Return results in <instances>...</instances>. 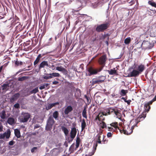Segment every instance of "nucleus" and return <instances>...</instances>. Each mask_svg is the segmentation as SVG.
I'll return each instance as SVG.
<instances>
[{
	"label": "nucleus",
	"instance_id": "09e8293b",
	"mask_svg": "<svg viewBox=\"0 0 156 156\" xmlns=\"http://www.w3.org/2000/svg\"><path fill=\"white\" fill-rule=\"evenodd\" d=\"M15 143V142L13 140H12L11 141H10L9 143V145L10 146H12L14 145Z\"/></svg>",
	"mask_w": 156,
	"mask_h": 156
},
{
	"label": "nucleus",
	"instance_id": "4be33fe9",
	"mask_svg": "<svg viewBox=\"0 0 156 156\" xmlns=\"http://www.w3.org/2000/svg\"><path fill=\"white\" fill-rule=\"evenodd\" d=\"M107 71L110 75H118L115 68H114L113 69H111L110 70H108Z\"/></svg>",
	"mask_w": 156,
	"mask_h": 156
},
{
	"label": "nucleus",
	"instance_id": "4c0bfd02",
	"mask_svg": "<svg viewBox=\"0 0 156 156\" xmlns=\"http://www.w3.org/2000/svg\"><path fill=\"white\" fill-rule=\"evenodd\" d=\"M107 128L108 131H112V133H113V132L115 131L116 130L115 129L112 127V126H110L109 124H108Z\"/></svg>",
	"mask_w": 156,
	"mask_h": 156
},
{
	"label": "nucleus",
	"instance_id": "603ef678",
	"mask_svg": "<svg viewBox=\"0 0 156 156\" xmlns=\"http://www.w3.org/2000/svg\"><path fill=\"white\" fill-rule=\"evenodd\" d=\"M80 138L79 137H77L76 141V144H80Z\"/></svg>",
	"mask_w": 156,
	"mask_h": 156
},
{
	"label": "nucleus",
	"instance_id": "c756f323",
	"mask_svg": "<svg viewBox=\"0 0 156 156\" xmlns=\"http://www.w3.org/2000/svg\"><path fill=\"white\" fill-rule=\"evenodd\" d=\"M75 144L73 143L71 146L69 148V151L70 152V153H73L74 151L76 150H75Z\"/></svg>",
	"mask_w": 156,
	"mask_h": 156
},
{
	"label": "nucleus",
	"instance_id": "a211bd4d",
	"mask_svg": "<svg viewBox=\"0 0 156 156\" xmlns=\"http://www.w3.org/2000/svg\"><path fill=\"white\" fill-rule=\"evenodd\" d=\"M59 104L58 102H56L53 103L48 104L46 107V109L48 110L51 108L53 107H55L56 105H58Z\"/></svg>",
	"mask_w": 156,
	"mask_h": 156
},
{
	"label": "nucleus",
	"instance_id": "6e6d98bb",
	"mask_svg": "<svg viewBox=\"0 0 156 156\" xmlns=\"http://www.w3.org/2000/svg\"><path fill=\"white\" fill-rule=\"evenodd\" d=\"M37 147H34L31 149V152L32 153H34L35 150H37Z\"/></svg>",
	"mask_w": 156,
	"mask_h": 156
},
{
	"label": "nucleus",
	"instance_id": "a18cd8bd",
	"mask_svg": "<svg viewBox=\"0 0 156 156\" xmlns=\"http://www.w3.org/2000/svg\"><path fill=\"white\" fill-rule=\"evenodd\" d=\"M76 92L75 93V94L77 96H79V94H81V91L78 88H77L76 89Z\"/></svg>",
	"mask_w": 156,
	"mask_h": 156
},
{
	"label": "nucleus",
	"instance_id": "49530a36",
	"mask_svg": "<svg viewBox=\"0 0 156 156\" xmlns=\"http://www.w3.org/2000/svg\"><path fill=\"white\" fill-rule=\"evenodd\" d=\"M15 65L16 66H18L19 65H23V62H19L17 60L15 62Z\"/></svg>",
	"mask_w": 156,
	"mask_h": 156
},
{
	"label": "nucleus",
	"instance_id": "680f3d73",
	"mask_svg": "<svg viewBox=\"0 0 156 156\" xmlns=\"http://www.w3.org/2000/svg\"><path fill=\"white\" fill-rule=\"evenodd\" d=\"M58 83L59 82L58 81H55L52 82V84H53L55 85V84H58Z\"/></svg>",
	"mask_w": 156,
	"mask_h": 156
},
{
	"label": "nucleus",
	"instance_id": "37998d69",
	"mask_svg": "<svg viewBox=\"0 0 156 156\" xmlns=\"http://www.w3.org/2000/svg\"><path fill=\"white\" fill-rule=\"evenodd\" d=\"M27 77L23 76L21 77H19L18 80L19 81H22L27 79Z\"/></svg>",
	"mask_w": 156,
	"mask_h": 156
},
{
	"label": "nucleus",
	"instance_id": "aec40b11",
	"mask_svg": "<svg viewBox=\"0 0 156 156\" xmlns=\"http://www.w3.org/2000/svg\"><path fill=\"white\" fill-rule=\"evenodd\" d=\"M145 113V112H143L142 114L140 115L139 117L137 118L136 120L137 121V123L138 122H140L143 120L146 117V115Z\"/></svg>",
	"mask_w": 156,
	"mask_h": 156
},
{
	"label": "nucleus",
	"instance_id": "8fccbe9b",
	"mask_svg": "<svg viewBox=\"0 0 156 156\" xmlns=\"http://www.w3.org/2000/svg\"><path fill=\"white\" fill-rule=\"evenodd\" d=\"M156 100V95L152 99V100L149 101V103L151 104H152V103Z\"/></svg>",
	"mask_w": 156,
	"mask_h": 156
},
{
	"label": "nucleus",
	"instance_id": "9b49d317",
	"mask_svg": "<svg viewBox=\"0 0 156 156\" xmlns=\"http://www.w3.org/2000/svg\"><path fill=\"white\" fill-rule=\"evenodd\" d=\"M107 115V113H105V112H100L98 115L96 116L95 118V120H98L99 121H104L105 119V117H103L104 115Z\"/></svg>",
	"mask_w": 156,
	"mask_h": 156
},
{
	"label": "nucleus",
	"instance_id": "ea45409f",
	"mask_svg": "<svg viewBox=\"0 0 156 156\" xmlns=\"http://www.w3.org/2000/svg\"><path fill=\"white\" fill-rule=\"evenodd\" d=\"M100 125L102 129L107 128V127L106 124L104 122V121H102L100 123Z\"/></svg>",
	"mask_w": 156,
	"mask_h": 156
},
{
	"label": "nucleus",
	"instance_id": "2eb2a0df",
	"mask_svg": "<svg viewBox=\"0 0 156 156\" xmlns=\"http://www.w3.org/2000/svg\"><path fill=\"white\" fill-rule=\"evenodd\" d=\"M46 66L47 67L49 66L48 62L47 61H44L41 62L38 66V69H41L42 68H44Z\"/></svg>",
	"mask_w": 156,
	"mask_h": 156
},
{
	"label": "nucleus",
	"instance_id": "5fc2aeb1",
	"mask_svg": "<svg viewBox=\"0 0 156 156\" xmlns=\"http://www.w3.org/2000/svg\"><path fill=\"white\" fill-rule=\"evenodd\" d=\"M14 107L15 108H20V105L18 103H16L14 105Z\"/></svg>",
	"mask_w": 156,
	"mask_h": 156
},
{
	"label": "nucleus",
	"instance_id": "3c124183",
	"mask_svg": "<svg viewBox=\"0 0 156 156\" xmlns=\"http://www.w3.org/2000/svg\"><path fill=\"white\" fill-rule=\"evenodd\" d=\"M112 133L111 132H108L107 133V135L108 137H112Z\"/></svg>",
	"mask_w": 156,
	"mask_h": 156
},
{
	"label": "nucleus",
	"instance_id": "f257e3e1",
	"mask_svg": "<svg viewBox=\"0 0 156 156\" xmlns=\"http://www.w3.org/2000/svg\"><path fill=\"white\" fill-rule=\"evenodd\" d=\"M3 126L2 123L0 122V132H3ZM11 135V132L10 129H8L6 132L3 133H0V140L5 139H6V140L8 141Z\"/></svg>",
	"mask_w": 156,
	"mask_h": 156
},
{
	"label": "nucleus",
	"instance_id": "774afa93",
	"mask_svg": "<svg viewBox=\"0 0 156 156\" xmlns=\"http://www.w3.org/2000/svg\"><path fill=\"white\" fill-rule=\"evenodd\" d=\"M85 98H86V99H87V101L88 102V101H89V98H88V97H87L86 96H85Z\"/></svg>",
	"mask_w": 156,
	"mask_h": 156
},
{
	"label": "nucleus",
	"instance_id": "473e14b6",
	"mask_svg": "<svg viewBox=\"0 0 156 156\" xmlns=\"http://www.w3.org/2000/svg\"><path fill=\"white\" fill-rule=\"evenodd\" d=\"M59 113L57 111H55L53 113V117L56 120L58 117Z\"/></svg>",
	"mask_w": 156,
	"mask_h": 156
},
{
	"label": "nucleus",
	"instance_id": "864d4df0",
	"mask_svg": "<svg viewBox=\"0 0 156 156\" xmlns=\"http://www.w3.org/2000/svg\"><path fill=\"white\" fill-rule=\"evenodd\" d=\"M114 109H115V108H109V111L110 112H111V113H113Z\"/></svg>",
	"mask_w": 156,
	"mask_h": 156
},
{
	"label": "nucleus",
	"instance_id": "f03ea898",
	"mask_svg": "<svg viewBox=\"0 0 156 156\" xmlns=\"http://www.w3.org/2000/svg\"><path fill=\"white\" fill-rule=\"evenodd\" d=\"M110 25V24L108 22L98 25H97L95 30L98 32H103L106 30L109 27Z\"/></svg>",
	"mask_w": 156,
	"mask_h": 156
},
{
	"label": "nucleus",
	"instance_id": "4d7b16f0",
	"mask_svg": "<svg viewBox=\"0 0 156 156\" xmlns=\"http://www.w3.org/2000/svg\"><path fill=\"white\" fill-rule=\"evenodd\" d=\"M105 113H107V114H108V115H110L111 113L109 111V108L106 110V112H105Z\"/></svg>",
	"mask_w": 156,
	"mask_h": 156
},
{
	"label": "nucleus",
	"instance_id": "a878e982",
	"mask_svg": "<svg viewBox=\"0 0 156 156\" xmlns=\"http://www.w3.org/2000/svg\"><path fill=\"white\" fill-rule=\"evenodd\" d=\"M86 126V124L85 120L83 119L82 120V122L81 124V130L83 131L85 128Z\"/></svg>",
	"mask_w": 156,
	"mask_h": 156
},
{
	"label": "nucleus",
	"instance_id": "f704fd0d",
	"mask_svg": "<svg viewBox=\"0 0 156 156\" xmlns=\"http://www.w3.org/2000/svg\"><path fill=\"white\" fill-rule=\"evenodd\" d=\"M43 78L44 79L48 80L52 78V76H51V73L47 74L44 75Z\"/></svg>",
	"mask_w": 156,
	"mask_h": 156
},
{
	"label": "nucleus",
	"instance_id": "423d86ee",
	"mask_svg": "<svg viewBox=\"0 0 156 156\" xmlns=\"http://www.w3.org/2000/svg\"><path fill=\"white\" fill-rule=\"evenodd\" d=\"M98 137V142L99 144H101V141L103 144H106L108 142V140H106L105 136L103 134L102 132H99L97 135Z\"/></svg>",
	"mask_w": 156,
	"mask_h": 156
},
{
	"label": "nucleus",
	"instance_id": "b1692460",
	"mask_svg": "<svg viewBox=\"0 0 156 156\" xmlns=\"http://www.w3.org/2000/svg\"><path fill=\"white\" fill-rule=\"evenodd\" d=\"M7 123L9 124L12 125L15 123V120L13 118L9 117L8 118L7 121Z\"/></svg>",
	"mask_w": 156,
	"mask_h": 156
},
{
	"label": "nucleus",
	"instance_id": "39448f33",
	"mask_svg": "<svg viewBox=\"0 0 156 156\" xmlns=\"http://www.w3.org/2000/svg\"><path fill=\"white\" fill-rule=\"evenodd\" d=\"M55 122L53 118L50 116L48 119L47 121V125L46 127V129L47 130H49L51 129L52 127Z\"/></svg>",
	"mask_w": 156,
	"mask_h": 156
},
{
	"label": "nucleus",
	"instance_id": "052dcab7",
	"mask_svg": "<svg viewBox=\"0 0 156 156\" xmlns=\"http://www.w3.org/2000/svg\"><path fill=\"white\" fill-rule=\"evenodd\" d=\"M131 101L130 100H128L126 101H125V102H126L128 105H129Z\"/></svg>",
	"mask_w": 156,
	"mask_h": 156
},
{
	"label": "nucleus",
	"instance_id": "c85d7f7f",
	"mask_svg": "<svg viewBox=\"0 0 156 156\" xmlns=\"http://www.w3.org/2000/svg\"><path fill=\"white\" fill-rule=\"evenodd\" d=\"M61 129L66 135H67L68 134L69 131L64 126H62L61 127Z\"/></svg>",
	"mask_w": 156,
	"mask_h": 156
},
{
	"label": "nucleus",
	"instance_id": "6ab92c4d",
	"mask_svg": "<svg viewBox=\"0 0 156 156\" xmlns=\"http://www.w3.org/2000/svg\"><path fill=\"white\" fill-rule=\"evenodd\" d=\"M109 125L110 126H112L115 130L118 129L119 130L121 133L122 132V130L119 129L118 126V123L117 122H113Z\"/></svg>",
	"mask_w": 156,
	"mask_h": 156
},
{
	"label": "nucleus",
	"instance_id": "c03bdc74",
	"mask_svg": "<svg viewBox=\"0 0 156 156\" xmlns=\"http://www.w3.org/2000/svg\"><path fill=\"white\" fill-rule=\"evenodd\" d=\"M38 88L37 87L31 90L30 93L31 94H35L38 92Z\"/></svg>",
	"mask_w": 156,
	"mask_h": 156
},
{
	"label": "nucleus",
	"instance_id": "bb28decb",
	"mask_svg": "<svg viewBox=\"0 0 156 156\" xmlns=\"http://www.w3.org/2000/svg\"><path fill=\"white\" fill-rule=\"evenodd\" d=\"M97 78L100 83L104 82L106 79L105 77L103 76H99Z\"/></svg>",
	"mask_w": 156,
	"mask_h": 156
},
{
	"label": "nucleus",
	"instance_id": "f3484780",
	"mask_svg": "<svg viewBox=\"0 0 156 156\" xmlns=\"http://www.w3.org/2000/svg\"><path fill=\"white\" fill-rule=\"evenodd\" d=\"M141 74L145 69V66L143 64H140L138 65V67L136 69Z\"/></svg>",
	"mask_w": 156,
	"mask_h": 156
},
{
	"label": "nucleus",
	"instance_id": "58836bf2",
	"mask_svg": "<svg viewBox=\"0 0 156 156\" xmlns=\"http://www.w3.org/2000/svg\"><path fill=\"white\" fill-rule=\"evenodd\" d=\"M148 4L151 5V6L156 8V3L153 1V0L148 1Z\"/></svg>",
	"mask_w": 156,
	"mask_h": 156
},
{
	"label": "nucleus",
	"instance_id": "5701e85b",
	"mask_svg": "<svg viewBox=\"0 0 156 156\" xmlns=\"http://www.w3.org/2000/svg\"><path fill=\"white\" fill-rule=\"evenodd\" d=\"M151 104H150L149 101L146 103L144 105V108L146 112H148L150 110L151 107L150 105Z\"/></svg>",
	"mask_w": 156,
	"mask_h": 156
},
{
	"label": "nucleus",
	"instance_id": "de8ad7c7",
	"mask_svg": "<svg viewBox=\"0 0 156 156\" xmlns=\"http://www.w3.org/2000/svg\"><path fill=\"white\" fill-rule=\"evenodd\" d=\"M20 95V94L18 93L14 95L13 96L16 100L19 97Z\"/></svg>",
	"mask_w": 156,
	"mask_h": 156
},
{
	"label": "nucleus",
	"instance_id": "7c9ffc66",
	"mask_svg": "<svg viewBox=\"0 0 156 156\" xmlns=\"http://www.w3.org/2000/svg\"><path fill=\"white\" fill-rule=\"evenodd\" d=\"M127 92L128 90H127L122 89L121 90V91L120 92L119 94L122 96H124L126 95Z\"/></svg>",
	"mask_w": 156,
	"mask_h": 156
},
{
	"label": "nucleus",
	"instance_id": "20e7f679",
	"mask_svg": "<svg viewBox=\"0 0 156 156\" xmlns=\"http://www.w3.org/2000/svg\"><path fill=\"white\" fill-rule=\"evenodd\" d=\"M153 46V43L148 41H143L141 45L142 48L145 49H151Z\"/></svg>",
	"mask_w": 156,
	"mask_h": 156
},
{
	"label": "nucleus",
	"instance_id": "e2e57ef3",
	"mask_svg": "<svg viewBox=\"0 0 156 156\" xmlns=\"http://www.w3.org/2000/svg\"><path fill=\"white\" fill-rule=\"evenodd\" d=\"M80 144H76V147L75 148V150H77V148L79 147Z\"/></svg>",
	"mask_w": 156,
	"mask_h": 156
},
{
	"label": "nucleus",
	"instance_id": "393cba45",
	"mask_svg": "<svg viewBox=\"0 0 156 156\" xmlns=\"http://www.w3.org/2000/svg\"><path fill=\"white\" fill-rule=\"evenodd\" d=\"M90 83H91L92 85V86L94 85L95 84H99L100 83L97 78L93 79L92 81H90Z\"/></svg>",
	"mask_w": 156,
	"mask_h": 156
},
{
	"label": "nucleus",
	"instance_id": "1a4fd4ad",
	"mask_svg": "<svg viewBox=\"0 0 156 156\" xmlns=\"http://www.w3.org/2000/svg\"><path fill=\"white\" fill-rule=\"evenodd\" d=\"M107 60V57L106 55H104L101 56L98 60L99 64L101 66V68H103L105 66L106 62Z\"/></svg>",
	"mask_w": 156,
	"mask_h": 156
},
{
	"label": "nucleus",
	"instance_id": "0eeeda50",
	"mask_svg": "<svg viewBox=\"0 0 156 156\" xmlns=\"http://www.w3.org/2000/svg\"><path fill=\"white\" fill-rule=\"evenodd\" d=\"M30 117V114L28 113H22L20 117L21 122H27Z\"/></svg>",
	"mask_w": 156,
	"mask_h": 156
},
{
	"label": "nucleus",
	"instance_id": "dca6fc26",
	"mask_svg": "<svg viewBox=\"0 0 156 156\" xmlns=\"http://www.w3.org/2000/svg\"><path fill=\"white\" fill-rule=\"evenodd\" d=\"M44 55L43 54H39L37 57L36 60L34 61V65L35 67H36V65L39 62L41 58Z\"/></svg>",
	"mask_w": 156,
	"mask_h": 156
},
{
	"label": "nucleus",
	"instance_id": "72a5a7b5",
	"mask_svg": "<svg viewBox=\"0 0 156 156\" xmlns=\"http://www.w3.org/2000/svg\"><path fill=\"white\" fill-rule=\"evenodd\" d=\"M2 87L3 90H7L9 89V86L8 84H4Z\"/></svg>",
	"mask_w": 156,
	"mask_h": 156
},
{
	"label": "nucleus",
	"instance_id": "9d476101",
	"mask_svg": "<svg viewBox=\"0 0 156 156\" xmlns=\"http://www.w3.org/2000/svg\"><path fill=\"white\" fill-rule=\"evenodd\" d=\"M102 70V68H101L98 69H94L92 67H90L87 69V71L89 72L88 76H90L92 75L96 74L98 72L101 71Z\"/></svg>",
	"mask_w": 156,
	"mask_h": 156
},
{
	"label": "nucleus",
	"instance_id": "338daca9",
	"mask_svg": "<svg viewBox=\"0 0 156 156\" xmlns=\"http://www.w3.org/2000/svg\"><path fill=\"white\" fill-rule=\"evenodd\" d=\"M122 99H123L124 101L125 102V101H126L127 100H126V99L125 98H122Z\"/></svg>",
	"mask_w": 156,
	"mask_h": 156
},
{
	"label": "nucleus",
	"instance_id": "c9c22d12",
	"mask_svg": "<svg viewBox=\"0 0 156 156\" xmlns=\"http://www.w3.org/2000/svg\"><path fill=\"white\" fill-rule=\"evenodd\" d=\"M82 116H83L86 119L87 118V110L86 108H85L83 110V111L82 112Z\"/></svg>",
	"mask_w": 156,
	"mask_h": 156
},
{
	"label": "nucleus",
	"instance_id": "cd10ccee",
	"mask_svg": "<svg viewBox=\"0 0 156 156\" xmlns=\"http://www.w3.org/2000/svg\"><path fill=\"white\" fill-rule=\"evenodd\" d=\"M15 135L18 138L20 137V131L18 129H16L14 130Z\"/></svg>",
	"mask_w": 156,
	"mask_h": 156
},
{
	"label": "nucleus",
	"instance_id": "6e6552de",
	"mask_svg": "<svg viewBox=\"0 0 156 156\" xmlns=\"http://www.w3.org/2000/svg\"><path fill=\"white\" fill-rule=\"evenodd\" d=\"M133 128H131L130 129L129 126L128 125H126L123 128V130H122V133L123 132V133L127 135H129L132 133L133 132Z\"/></svg>",
	"mask_w": 156,
	"mask_h": 156
},
{
	"label": "nucleus",
	"instance_id": "bf43d9fd",
	"mask_svg": "<svg viewBox=\"0 0 156 156\" xmlns=\"http://www.w3.org/2000/svg\"><path fill=\"white\" fill-rule=\"evenodd\" d=\"M40 90H42L45 88L44 86V84H43L41 86L39 87Z\"/></svg>",
	"mask_w": 156,
	"mask_h": 156
},
{
	"label": "nucleus",
	"instance_id": "4468645a",
	"mask_svg": "<svg viewBox=\"0 0 156 156\" xmlns=\"http://www.w3.org/2000/svg\"><path fill=\"white\" fill-rule=\"evenodd\" d=\"M77 133L76 129L75 127L71 129V132L70 133V137L72 139L71 141H72L73 139L75 137Z\"/></svg>",
	"mask_w": 156,
	"mask_h": 156
},
{
	"label": "nucleus",
	"instance_id": "69168bd1",
	"mask_svg": "<svg viewBox=\"0 0 156 156\" xmlns=\"http://www.w3.org/2000/svg\"><path fill=\"white\" fill-rule=\"evenodd\" d=\"M44 86L45 88L47 87L49 85V84L48 83H44Z\"/></svg>",
	"mask_w": 156,
	"mask_h": 156
},
{
	"label": "nucleus",
	"instance_id": "e433bc0d",
	"mask_svg": "<svg viewBox=\"0 0 156 156\" xmlns=\"http://www.w3.org/2000/svg\"><path fill=\"white\" fill-rule=\"evenodd\" d=\"M113 113L115 114L117 116L120 117L121 115L120 113L117 108H115Z\"/></svg>",
	"mask_w": 156,
	"mask_h": 156
},
{
	"label": "nucleus",
	"instance_id": "79ce46f5",
	"mask_svg": "<svg viewBox=\"0 0 156 156\" xmlns=\"http://www.w3.org/2000/svg\"><path fill=\"white\" fill-rule=\"evenodd\" d=\"M51 74V76H52V78L53 77H60V75L58 73H53Z\"/></svg>",
	"mask_w": 156,
	"mask_h": 156
},
{
	"label": "nucleus",
	"instance_id": "ddd939ff",
	"mask_svg": "<svg viewBox=\"0 0 156 156\" xmlns=\"http://www.w3.org/2000/svg\"><path fill=\"white\" fill-rule=\"evenodd\" d=\"M56 69L58 71L62 72L64 75H66L68 74V72L67 70L62 66L56 67Z\"/></svg>",
	"mask_w": 156,
	"mask_h": 156
},
{
	"label": "nucleus",
	"instance_id": "0e129e2a",
	"mask_svg": "<svg viewBox=\"0 0 156 156\" xmlns=\"http://www.w3.org/2000/svg\"><path fill=\"white\" fill-rule=\"evenodd\" d=\"M16 100V98H15L13 96L11 98V100L12 101H13Z\"/></svg>",
	"mask_w": 156,
	"mask_h": 156
},
{
	"label": "nucleus",
	"instance_id": "412c9836",
	"mask_svg": "<svg viewBox=\"0 0 156 156\" xmlns=\"http://www.w3.org/2000/svg\"><path fill=\"white\" fill-rule=\"evenodd\" d=\"M73 110L72 107L70 106L69 105L65 108L64 112L66 115H68L69 112H71Z\"/></svg>",
	"mask_w": 156,
	"mask_h": 156
},
{
	"label": "nucleus",
	"instance_id": "2f4dec72",
	"mask_svg": "<svg viewBox=\"0 0 156 156\" xmlns=\"http://www.w3.org/2000/svg\"><path fill=\"white\" fill-rule=\"evenodd\" d=\"M0 117L2 119H4L5 118L6 114L4 110H3L1 113H0Z\"/></svg>",
	"mask_w": 156,
	"mask_h": 156
},
{
	"label": "nucleus",
	"instance_id": "7ed1b4c3",
	"mask_svg": "<svg viewBox=\"0 0 156 156\" xmlns=\"http://www.w3.org/2000/svg\"><path fill=\"white\" fill-rule=\"evenodd\" d=\"M11 26L13 27L16 26V30L18 32L20 31L22 29V27L20 23L19 22V19L17 18L16 20H14L12 23Z\"/></svg>",
	"mask_w": 156,
	"mask_h": 156
},
{
	"label": "nucleus",
	"instance_id": "a19ab883",
	"mask_svg": "<svg viewBox=\"0 0 156 156\" xmlns=\"http://www.w3.org/2000/svg\"><path fill=\"white\" fill-rule=\"evenodd\" d=\"M130 41L131 38L130 37H129L125 39L124 43L126 44H128L130 42Z\"/></svg>",
	"mask_w": 156,
	"mask_h": 156
},
{
	"label": "nucleus",
	"instance_id": "f8f14e48",
	"mask_svg": "<svg viewBox=\"0 0 156 156\" xmlns=\"http://www.w3.org/2000/svg\"><path fill=\"white\" fill-rule=\"evenodd\" d=\"M140 73L137 70L133 69L132 72H131L126 77H136L138 76Z\"/></svg>",
	"mask_w": 156,
	"mask_h": 156
},
{
	"label": "nucleus",
	"instance_id": "13d9d810",
	"mask_svg": "<svg viewBox=\"0 0 156 156\" xmlns=\"http://www.w3.org/2000/svg\"><path fill=\"white\" fill-rule=\"evenodd\" d=\"M105 113H107V114H108V115H110L111 113L109 111V108L106 110V112H105Z\"/></svg>",
	"mask_w": 156,
	"mask_h": 156
}]
</instances>
